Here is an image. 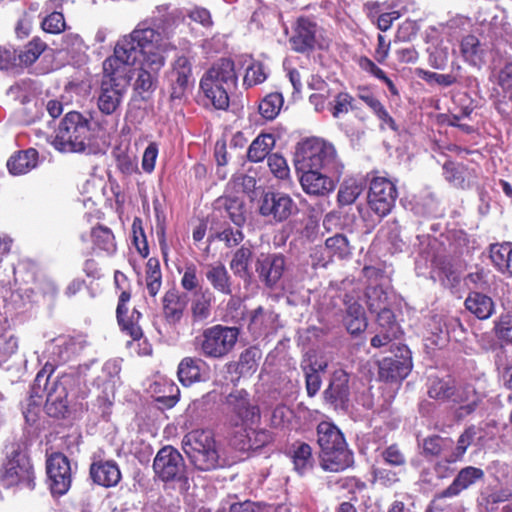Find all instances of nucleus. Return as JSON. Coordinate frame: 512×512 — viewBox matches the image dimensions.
I'll return each mask as SVG.
<instances>
[{
    "label": "nucleus",
    "instance_id": "f257e3e1",
    "mask_svg": "<svg viewBox=\"0 0 512 512\" xmlns=\"http://www.w3.org/2000/svg\"><path fill=\"white\" fill-rule=\"evenodd\" d=\"M238 76L231 58H220L202 75L199 93L203 106L227 111L230 106L229 91L236 88Z\"/></svg>",
    "mask_w": 512,
    "mask_h": 512
},
{
    "label": "nucleus",
    "instance_id": "f03ea898",
    "mask_svg": "<svg viewBox=\"0 0 512 512\" xmlns=\"http://www.w3.org/2000/svg\"><path fill=\"white\" fill-rule=\"evenodd\" d=\"M54 370L53 364L46 363L38 371L30 389V405H40L46 394L45 412L50 417L60 419L64 418L68 412L67 385L71 377L64 374L51 380Z\"/></svg>",
    "mask_w": 512,
    "mask_h": 512
},
{
    "label": "nucleus",
    "instance_id": "7ed1b4c3",
    "mask_svg": "<svg viewBox=\"0 0 512 512\" xmlns=\"http://www.w3.org/2000/svg\"><path fill=\"white\" fill-rule=\"evenodd\" d=\"M427 395L439 403L457 406L454 417L458 421L473 414L481 403V398L473 386L457 384L450 376L429 378Z\"/></svg>",
    "mask_w": 512,
    "mask_h": 512
},
{
    "label": "nucleus",
    "instance_id": "20e7f679",
    "mask_svg": "<svg viewBox=\"0 0 512 512\" xmlns=\"http://www.w3.org/2000/svg\"><path fill=\"white\" fill-rule=\"evenodd\" d=\"M320 448V465L325 471L341 472L351 467L354 455L342 431L330 421H321L316 427Z\"/></svg>",
    "mask_w": 512,
    "mask_h": 512
},
{
    "label": "nucleus",
    "instance_id": "39448f33",
    "mask_svg": "<svg viewBox=\"0 0 512 512\" xmlns=\"http://www.w3.org/2000/svg\"><path fill=\"white\" fill-rule=\"evenodd\" d=\"M295 165L296 169H317L333 176H342L345 167L334 144L318 137L298 143Z\"/></svg>",
    "mask_w": 512,
    "mask_h": 512
},
{
    "label": "nucleus",
    "instance_id": "423d86ee",
    "mask_svg": "<svg viewBox=\"0 0 512 512\" xmlns=\"http://www.w3.org/2000/svg\"><path fill=\"white\" fill-rule=\"evenodd\" d=\"M92 138L90 120L78 111H70L58 125L53 146L63 153H82L90 146Z\"/></svg>",
    "mask_w": 512,
    "mask_h": 512
},
{
    "label": "nucleus",
    "instance_id": "0eeeda50",
    "mask_svg": "<svg viewBox=\"0 0 512 512\" xmlns=\"http://www.w3.org/2000/svg\"><path fill=\"white\" fill-rule=\"evenodd\" d=\"M225 426L228 432H236L248 425H259L262 412L257 399L246 389H233L223 400Z\"/></svg>",
    "mask_w": 512,
    "mask_h": 512
},
{
    "label": "nucleus",
    "instance_id": "6e6552de",
    "mask_svg": "<svg viewBox=\"0 0 512 512\" xmlns=\"http://www.w3.org/2000/svg\"><path fill=\"white\" fill-rule=\"evenodd\" d=\"M182 448L191 464L199 471H211L220 464V455L214 434L208 429H195L182 439Z\"/></svg>",
    "mask_w": 512,
    "mask_h": 512
},
{
    "label": "nucleus",
    "instance_id": "1a4fd4ad",
    "mask_svg": "<svg viewBox=\"0 0 512 512\" xmlns=\"http://www.w3.org/2000/svg\"><path fill=\"white\" fill-rule=\"evenodd\" d=\"M239 338L237 327L216 324L207 327L195 337L193 345L200 356L210 360H222L235 348Z\"/></svg>",
    "mask_w": 512,
    "mask_h": 512
},
{
    "label": "nucleus",
    "instance_id": "9d476101",
    "mask_svg": "<svg viewBox=\"0 0 512 512\" xmlns=\"http://www.w3.org/2000/svg\"><path fill=\"white\" fill-rule=\"evenodd\" d=\"M0 487L35 488V473L30 457L19 444H12L0 469Z\"/></svg>",
    "mask_w": 512,
    "mask_h": 512
},
{
    "label": "nucleus",
    "instance_id": "9b49d317",
    "mask_svg": "<svg viewBox=\"0 0 512 512\" xmlns=\"http://www.w3.org/2000/svg\"><path fill=\"white\" fill-rule=\"evenodd\" d=\"M155 479L162 482L164 487L175 484H188V471L182 454L173 446L166 445L158 450L153 460Z\"/></svg>",
    "mask_w": 512,
    "mask_h": 512
},
{
    "label": "nucleus",
    "instance_id": "f8f14e48",
    "mask_svg": "<svg viewBox=\"0 0 512 512\" xmlns=\"http://www.w3.org/2000/svg\"><path fill=\"white\" fill-rule=\"evenodd\" d=\"M390 351L391 355L378 362V376L386 383H400L412 370L411 351L404 344L392 345Z\"/></svg>",
    "mask_w": 512,
    "mask_h": 512
},
{
    "label": "nucleus",
    "instance_id": "ddd939ff",
    "mask_svg": "<svg viewBox=\"0 0 512 512\" xmlns=\"http://www.w3.org/2000/svg\"><path fill=\"white\" fill-rule=\"evenodd\" d=\"M46 474L53 497H61L71 488L73 476L71 462L62 452H53L46 458Z\"/></svg>",
    "mask_w": 512,
    "mask_h": 512
},
{
    "label": "nucleus",
    "instance_id": "4468645a",
    "mask_svg": "<svg viewBox=\"0 0 512 512\" xmlns=\"http://www.w3.org/2000/svg\"><path fill=\"white\" fill-rule=\"evenodd\" d=\"M258 212L270 223L279 224L296 214L298 207L290 195L278 191H267L259 200Z\"/></svg>",
    "mask_w": 512,
    "mask_h": 512
},
{
    "label": "nucleus",
    "instance_id": "2eb2a0df",
    "mask_svg": "<svg viewBox=\"0 0 512 512\" xmlns=\"http://www.w3.org/2000/svg\"><path fill=\"white\" fill-rule=\"evenodd\" d=\"M398 191L396 185L385 177H373L370 181L367 202L380 218L386 217L395 206Z\"/></svg>",
    "mask_w": 512,
    "mask_h": 512
},
{
    "label": "nucleus",
    "instance_id": "dca6fc26",
    "mask_svg": "<svg viewBox=\"0 0 512 512\" xmlns=\"http://www.w3.org/2000/svg\"><path fill=\"white\" fill-rule=\"evenodd\" d=\"M254 426L248 425L236 432H228L229 445L240 452H246L264 448L274 442L273 432Z\"/></svg>",
    "mask_w": 512,
    "mask_h": 512
},
{
    "label": "nucleus",
    "instance_id": "f3484780",
    "mask_svg": "<svg viewBox=\"0 0 512 512\" xmlns=\"http://www.w3.org/2000/svg\"><path fill=\"white\" fill-rule=\"evenodd\" d=\"M192 76V63L190 59L185 55L176 57L166 74L171 101H180L186 97L190 84L193 83Z\"/></svg>",
    "mask_w": 512,
    "mask_h": 512
},
{
    "label": "nucleus",
    "instance_id": "a211bd4d",
    "mask_svg": "<svg viewBox=\"0 0 512 512\" xmlns=\"http://www.w3.org/2000/svg\"><path fill=\"white\" fill-rule=\"evenodd\" d=\"M301 172L299 177L303 191L311 196H326L333 192L341 176L317 169H296Z\"/></svg>",
    "mask_w": 512,
    "mask_h": 512
},
{
    "label": "nucleus",
    "instance_id": "6ab92c4d",
    "mask_svg": "<svg viewBox=\"0 0 512 512\" xmlns=\"http://www.w3.org/2000/svg\"><path fill=\"white\" fill-rule=\"evenodd\" d=\"M349 381L350 376L345 370H335L323 392L324 401L334 409H347L350 397Z\"/></svg>",
    "mask_w": 512,
    "mask_h": 512
},
{
    "label": "nucleus",
    "instance_id": "aec40b11",
    "mask_svg": "<svg viewBox=\"0 0 512 512\" xmlns=\"http://www.w3.org/2000/svg\"><path fill=\"white\" fill-rule=\"evenodd\" d=\"M89 477L94 484L111 488L119 484L122 474L115 460H105L94 456L89 467Z\"/></svg>",
    "mask_w": 512,
    "mask_h": 512
},
{
    "label": "nucleus",
    "instance_id": "412c9836",
    "mask_svg": "<svg viewBox=\"0 0 512 512\" xmlns=\"http://www.w3.org/2000/svg\"><path fill=\"white\" fill-rule=\"evenodd\" d=\"M177 376L180 383L185 387L205 382L209 378V365L201 357H184L178 364Z\"/></svg>",
    "mask_w": 512,
    "mask_h": 512
},
{
    "label": "nucleus",
    "instance_id": "4be33fe9",
    "mask_svg": "<svg viewBox=\"0 0 512 512\" xmlns=\"http://www.w3.org/2000/svg\"><path fill=\"white\" fill-rule=\"evenodd\" d=\"M317 24L307 17H299L294 33L289 39L293 51L297 53H310L316 45Z\"/></svg>",
    "mask_w": 512,
    "mask_h": 512
},
{
    "label": "nucleus",
    "instance_id": "5701e85b",
    "mask_svg": "<svg viewBox=\"0 0 512 512\" xmlns=\"http://www.w3.org/2000/svg\"><path fill=\"white\" fill-rule=\"evenodd\" d=\"M126 91L123 83H114L113 79L102 80L97 106L101 113L112 115L117 111Z\"/></svg>",
    "mask_w": 512,
    "mask_h": 512
},
{
    "label": "nucleus",
    "instance_id": "b1692460",
    "mask_svg": "<svg viewBox=\"0 0 512 512\" xmlns=\"http://www.w3.org/2000/svg\"><path fill=\"white\" fill-rule=\"evenodd\" d=\"M285 270V257L282 254H269L259 258L256 263V272L262 282L273 287L281 279Z\"/></svg>",
    "mask_w": 512,
    "mask_h": 512
},
{
    "label": "nucleus",
    "instance_id": "393cba45",
    "mask_svg": "<svg viewBox=\"0 0 512 512\" xmlns=\"http://www.w3.org/2000/svg\"><path fill=\"white\" fill-rule=\"evenodd\" d=\"M261 357V350L256 346H250L240 353L237 361L226 364L227 372L236 374L237 381L241 377L251 376L257 371Z\"/></svg>",
    "mask_w": 512,
    "mask_h": 512
},
{
    "label": "nucleus",
    "instance_id": "a878e982",
    "mask_svg": "<svg viewBox=\"0 0 512 512\" xmlns=\"http://www.w3.org/2000/svg\"><path fill=\"white\" fill-rule=\"evenodd\" d=\"M484 471L481 468L474 466H467L462 468L452 483L439 494L437 498H449L459 495L462 491L475 484L477 481L483 479Z\"/></svg>",
    "mask_w": 512,
    "mask_h": 512
},
{
    "label": "nucleus",
    "instance_id": "bb28decb",
    "mask_svg": "<svg viewBox=\"0 0 512 512\" xmlns=\"http://www.w3.org/2000/svg\"><path fill=\"white\" fill-rule=\"evenodd\" d=\"M92 250L100 255L111 257L117 252V242L113 231L103 225L97 224L90 230Z\"/></svg>",
    "mask_w": 512,
    "mask_h": 512
},
{
    "label": "nucleus",
    "instance_id": "cd10ccee",
    "mask_svg": "<svg viewBox=\"0 0 512 512\" xmlns=\"http://www.w3.org/2000/svg\"><path fill=\"white\" fill-rule=\"evenodd\" d=\"M186 305L179 291L167 290L162 298V313L165 321L173 326L179 324L184 316Z\"/></svg>",
    "mask_w": 512,
    "mask_h": 512
},
{
    "label": "nucleus",
    "instance_id": "c85d7f7f",
    "mask_svg": "<svg viewBox=\"0 0 512 512\" xmlns=\"http://www.w3.org/2000/svg\"><path fill=\"white\" fill-rule=\"evenodd\" d=\"M116 317L120 330L128 335L132 341H139L143 338L144 332L139 323L142 314L136 308L128 314L126 305H117Z\"/></svg>",
    "mask_w": 512,
    "mask_h": 512
},
{
    "label": "nucleus",
    "instance_id": "c756f323",
    "mask_svg": "<svg viewBox=\"0 0 512 512\" xmlns=\"http://www.w3.org/2000/svg\"><path fill=\"white\" fill-rule=\"evenodd\" d=\"M464 306L479 320H487L495 313L494 300L479 291H470L464 301Z\"/></svg>",
    "mask_w": 512,
    "mask_h": 512
},
{
    "label": "nucleus",
    "instance_id": "7c9ffc66",
    "mask_svg": "<svg viewBox=\"0 0 512 512\" xmlns=\"http://www.w3.org/2000/svg\"><path fill=\"white\" fill-rule=\"evenodd\" d=\"M205 276L216 292L226 296L232 295V278L223 263L209 264Z\"/></svg>",
    "mask_w": 512,
    "mask_h": 512
},
{
    "label": "nucleus",
    "instance_id": "2f4dec72",
    "mask_svg": "<svg viewBox=\"0 0 512 512\" xmlns=\"http://www.w3.org/2000/svg\"><path fill=\"white\" fill-rule=\"evenodd\" d=\"M214 294L209 288L200 287L193 293L191 302V317L194 323L203 322L211 316Z\"/></svg>",
    "mask_w": 512,
    "mask_h": 512
},
{
    "label": "nucleus",
    "instance_id": "473e14b6",
    "mask_svg": "<svg viewBox=\"0 0 512 512\" xmlns=\"http://www.w3.org/2000/svg\"><path fill=\"white\" fill-rule=\"evenodd\" d=\"M489 257L498 272L512 277V242L491 244Z\"/></svg>",
    "mask_w": 512,
    "mask_h": 512
},
{
    "label": "nucleus",
    "instance_id": "72a5a7b5",
    "mask_svg": "<svg viewBox=\"0 0 512 512\" xmlns=\"http://www.w3.org/2000/svg\"><path fill=\"white\" fill-rule=\"evenodd\" d=\"M38 156L34 148L17 151L8 159L7 169L12 175L25 174L36 167Z\"/></svg>",
    "mask_w": 512,
    "mask_h": 512
},
{
    "label": "nucleus",
    "instance_id": "f704fd0d",
    "mask_svg": "<svg viewBox=\"0 0 512 512\" xmlns=\"http://www.w3.org/2000/svg\"><path fill=\"white\" fill-rule=\"evenodd\" d=\"M275 137L271 133H260L250 144L247 150V159L252 163L262 162L268 158L275 146Z\"/></svg>",
    "mask_w": 512,
    "mask_h": 512
},
{
    "label": "nucleus",
    "instance_id": "c9c22d12",
    "mask_svg": "<svg viewBox=\"0 0 512 512\" xmlns=\"http://www.w3.org/2000/svg\"><path fill=\"white\" fill-rule=\"evenodd\" d=\"M291 458L295 470L304 474L313 466L312 448L308 443L296 441L291 447Z\"/></svg>",
    "mask_w": 512,
    "mask_h": 512
},
{
    "label": "nucleus",
    "instance_id": "e433bc0d",
    "mask_svg": "<svg viewBox=\"0 0 512 512\" xmlns=\"http://www.w3.org/2000/svg\"><path fill=\"white\" fill-rule=\"evenodd\" d=\"M316 251L325 252L329 259L334 257L338 259L347 258L351 254V249L347 237L343 234H336L326 239L324 248H316Z\"/></svg>",
    "mask_w": 512,
    "mask_h": 512
},
{
    "label": "nucleus",
    "instance_id": "4c0bfd02",
    "mask_svg": "<svg viewBox=\"0 0 512 512\" xmlns=\"http://www.w3.org/2000/svg\"><path fill=\"white\" fill-rule=\"evenodd\" d=\"M131 35L137 43V47L140 52H149L151 49L159 47L161 35L153 28L142 27L141 24H139L131 32Z\"/></svg>",
    "mask_w": 512,
    "mask_h": 512
},
{
    "label": "nucleus",
    "instance_id": "58836bf2",
    "mask_svg": "<svg viewBox=\"0 0 512 512\" xmlns=\"http://www.w3.org/2000/svg\"><path fill=\"white\" fill-rule=\"evenodd\" d=\"M145 285L149 296L156 297L162 287V272L158 258L151 257L146 263Z\"/></svg>",
    "mask_w": 512,
    "mask_h": 512
},
{
    "label": "nucleus",
    "instance_id": "ea45409f",
    "mask_svg": "<svg viewBox=\"0 0 512 512\" xmlns=\"http://www.w3.org/2000/svg\"><path fill=\"white\" fill-rule=\"evenodd\" d=\"M114 53L127 65H134L141 55L140 50H138L137 43L131 33L118 40L114 48Z\"/></svg>",
    "mask_w": 512,
    "mask_h": 512
},
{
    "label": "nucleus",
    "instance_id": "a19ab883",
    "mask_svg": "<svg viewBox=\"0 0 512 512\" xmlns=\"http://www.w3.org/2000/svg\"><path fill=\"white\" fill-rule=\"evenodd\" d=\"M126 66L127 64L114 53L103 62L102 80L108 81L109 79H113L114 83H123L127 85V81L125 79Z\"/></svg>",
    "mask_w": 512,
    "mask_h": 512
},
{
    "label": "nucleus",
    "instance_id": "79ce46f5",
    "mask_svg": "<svg viewBox=\"0 0 512 512\" xmlns=\"http://www.w3.org/2000/svg\"><path fill=\"white\" fill-rule=\"evenodd\" d=\"M47 47L46 42L39 36L33 37L19 52V63L26 67L31 66L39 59Z\"/></svg>",
    "mask_w": 512,
    "mask_h": 512
},
{
    "label": "nucleus",
    "instance_id": "37998d69",
    "mask_svg": "<svg viewBox=\"0 0 512 512\" xmlns=\"http://www.w3.org/2000/svg\"><path fill=\"white\" fill-rule=\"evenodd\" d=\"M363 192V185L356 179L350 178L343 181L337 194L340 206L353 204Z\"/></svg>",
    "mask_w": 512,
    "mask_h": 512
},
{
    "label": "nucleus",
    "instance_id": "c03bdc74",
    "mask_svg": "<svg viewBox=\"0 0 512 512\" xmlns=\"http://www.w3.org/2000/svg\"><path fill=\"white\" fill-rule=\"evenodd\" d=\"M327 366L326 361H315L311 363L308 368H305V384L309 397L315 396L320 390L322 381L319 372L325 371Z\"/></svg>",
    "mask_w": 512,
    "mask_h": 512
},
{
    "label": "nucleus",
    "instance_id": "a18cd8bd",
    "mask_svg": "<svg viewBox=\"0 0 512 512\" xmlns=\"http://www.w3.org/2000/svg\"><path fill=\"white\" fill-rule=\"evenodd\" d=\"M284 104V98L281 93L272 92L266 95L259 103V113L266 120H273L279 114Z\"/></svg>",
    "mask_w": 512,
    "mask_h": 512
},
{
    "label": "nucleus",
    "instance_id": "49530a36",
    "mask_svg": "<svg viewBox=\"0 0 512 512\" xmlns=\"http://www.w3.org/2000/svg\"><path fill=\"white\" fill-rule=\"evenodd\" d=\"M453 440L449 437L440 435H431L423 439V454L425 457H438L447 448L453 445Z\"/></svg>",
    "mask_w": 512,
    "mask_h": 512
},
{
    "label": "nucleus",
    "instance_id": "de8ad7c7",
    "mask_svg": "<svg viewBox=\"0 0 512 512\" xmlns=\"http://www.w3.org/2000/svg\"><path fill=\"white\" fill-rule=\"evenodd\" d=\"M329 110L333 118H339L349 111L357 109L355 98L346 91H341L335 95L333 102H330Z\"/></svg>",
    "mask_w": 512,
    "mask_h": 512
},
{
    "label": "nucleus",
    "instance_id": "09e8293b",
    "mask_svg": "<svg viewBox=\"0 0 512 512\" xmlns=\"http://www.w3.org/2000/svg\"><path fill=\"white\" fill-rule=\"evenodd\" d=\"M460 49L465 61L472 65H477L481 62L482 50L480 41L475 35H467L463 37Z\"/></svg>",
    "mask_w": 512,
    "mask_h": 512
},
{
    "label": "nucleus",
    "instance_id": "8fccbe9b",
    "mask_svg": "<svg viewBox=\"0 0 512 512\" xmlns=\"http://www.w3.org/2000/svg\"><path fill=\"white\" fill-rule=\"evenodd\" d=\"M253 252L250 247L242 245L238 248L230 261V269L235 275L244 276L248 273V267L252 259Z\"/></svg>",
    "mask_w": 512,
    "mask_h": 512
},
{
    "label": "nucleus",
    "instance_id": "3c124183",
    "mask_svg": "<svg viewBox=\"0 0 512 512\" xmlns=\"http://www.w3.org/2000/svg\"><path fill=\"white\" fill-rule=\"evenodd\" d=\"M365 104L372 110L374 115L380 121L381 129L389 128L392 131H398V125L388 110L379 99H365Z\"/></svg>",
    "mask_w": 512,
    "mask_h": 512
},
{
    "label": "nucleus",
    "instance_id": "603ef678",
    "mask_svg": "<svg viewBox=\"0 0 512 512\" xmlns=\"http://www.w3.org/2000/svg\"><path fill=\"white\" fill-rule=\"evenodd\" d=\"M444 178L457 188L465 187V172L467 167L464 164H459L454 161L448 160L443 164Z\"/></svg>",
    "mask_w": 512,
    "mask_h": 512
},
{
    "label": "nucleus",
    "instance_id": "864d4df0",
    "mask_svg": "<svg viewBox=\"0 0 512 512\" xmlns=\"http://www.w3.org/2000/svg\"><path fill=\"white\" fill-rule=\"evenodd\" d=\"M377 314V330L386 331L392 336H400L403 334L400 325L396 321L394 312L389 309H381L375 312Z\"/></svg>",
    "mask_w": 512,
    "mask_h": 512
},
{
    "label": "nucleus",
    "instance_id": "5fc2aeb1",
    "mask_svg": "<svg viewBox=\"0 0 512 512\" xmlns=\"http://www.w3.org/2000/svg\"><path fill=\"white\" fill-rule=\"evenodd\" d=\"M40 27L45 33L53 35L61 34L67 28L64 14L59 11H52L43 17Z\"/></svg>",
    "mask_w": 512,
    "mask_h": 512
},
{
    "label": "nucleus",
    "instance_id": "6e6d98bb",
    "mask_svg": "<svg viewBox=\"0 0 512 512\" xmlns=\"http://www.w3.org/2000/svg\"><path fill=\"white\" fill-rule=\"evenodd\" d=\"M226 216L237 226L242 227L246 222L244 203L238 198H226L224 202Z\"/></svg>",
    "mask_w": 512,
    "mask_h": 512
},
{
    "label": "nucleus",
    "instance_id": "4d7b16f0",
    "mask_svg": "<svg viewBox=\"0 0 512 512\" xmlns=\"http://www.w3.org/2000/svg\"><path fill=\"white\" fill-rule=\"evenodd\" d=\"M439 279L444 288L453 290L459 286L461 275L450 262L442 261L439 265Z\"/></svg>",
    "mask_w": 512,
    "mask_h": 512
},
{
    "label": "nucleus",
    "instance_id": "13d9d810",
    "mask_svg": "<svg viewBox=\"0 0 512 512\" xmlns=\"http://www.w3.org/2000/svg\"><path fill=\"white\" fill-rule=\"evenodd\" d=\"M367 306L371 313L387 308V293L381 286L368 287L366 289Z\"/></svg>",
    "mask_w": 512,
    "mask_h": 512
},
{
    "label": "nucleus",
    "instance_id": "bf43d9fd",
    "mask_svg": "<svg viewBox=\"0 0 512 512\" xmlns=\"http://www.w3.org/2000/svg\"><path fill=\"white\" fill-rule=\"evenodd\" d=\"M272 313H267L262 306L257 307L252 311L249 330L252 333L257 334L259 336L266 334L268 325L267 322L271 319Z\"/></svg>",
    "mask_w": 512,
    "mask_h": 512
},
{
    "label": "nucleus",
    "instance_id": "052dcab7",
    "mask_svg": "<svg viewBox=\"0 0 512 512\" xmlns=\"http://www.w3.org/2000/svg\"><path fill=\"white\" fill-rule=\"evenodd\" d=\"M200 282L197 266L192 262L187 263L180 280L181 287L187 292L197 291L203 287Z\"/></svg>",
    "mask_w": 512,
    "mask_h": 512
},
{
    "label": "nucleus",
    "instance_id": "680f3d73",
    "mask_svg": "<svg viewBox=\"0 0 512 512\" xmlns=\"http://www.w3.org/2000/svg\"><path fill=\"white\" fill-rule=\"evenodd\" d=\"M157 77L158 73L140 67L134 83L135 90L139 94L152 92L156 87Z\"/></svg>",
    "mask_w": 512,
    "mask_h": 512
},
{
    "label": "nucleus",
    "instance_id": "e2e57ef3",
    "mask_svg": "<svg viewBox=\"0 0 512 512\" xmlns=\"http://www.w3.org/2000/svg\"><path fill=\"white\" fill-rule=\"evenodd\" d=\"M270 172L278 179L285 180L290 176V168L286 159L279 153H272L267 158Z\"/></svg>",
    "mask_w": 512,
    "mask_h": 512
},
{
    "label": "nucleus",
    "instance_id": "0e129e2a",
    "mask_svg": "<svg viewBox=\"0 0 512 512\" xmlns=\"http://www.w3.org/2000/svg\"><path fill=\"white\" fill-rule=\"evenodd\" d=\"M116 167L126 177L139 173L137 158L125 151L115 154Z\"/></svg>",
    "mask_w": 512,
    "mask_h": 512
},
{
    "label": "nucleus",
    "instance_id": "69168bd1",
    "mask_svg": "<svg viewBox=\"0 0 512 512\" xmlns=\"http://www.w3.org/2000/svg\"><path fill=\"white\" fill-rule=\"evenodd\" d=\"M140 56H143L140 67L154 73H159L165 64V57L159 47L151 49L149 52H141Z\"/></svg>",
    "mask_w": 512,
    "mask_h": 512
},
{
    "label": "nucleus",
    "instance_id": "338daca9",
    "mask_svg": "<svg viewBox=\"0 0 512 512\" xmlns=\"http://www.w3.org/2000/svg\"><path fill=\"white\" fill-rule=\"evenodd\" d=\"M381 457L387 465L393 467H404L407 463V459L404 452L396 443L387 446L381 452Z\"/></svg>",
    "mask_w": 512,
    "mask_h": 512
},
{
    "label": "nucleus",
    "instance_id": "774afa93",
    "mask_svg": "<svg viewBox=\"0 0 512 512\" xmlns=\"http://www.w3.org/2000/svg\"><path fill=\"white\" fill-rule=\"evenodd\" d=\"M494 331L498 339L512 343V313L501 314L494 323Z\"/></svg>",
    "mask_w": 512,
    "mask_h": 512
}]
</instances>
